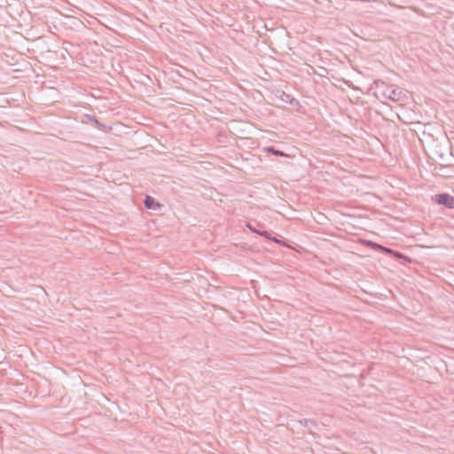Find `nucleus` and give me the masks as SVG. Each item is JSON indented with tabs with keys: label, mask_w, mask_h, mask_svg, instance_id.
<instances>
[{
	"label": "nucleus",
	"mask_w": 454,
	"mask_h": 454,
	"mask_svg": "<svg viewBox=\"0 0 454 454\" xmlns=\"http://www.w3.org/2000/svg\"><path fill=\"white\" fill-rule=\"evenodd\" d=\"M373 246L377 247L378 248H380V249H381V250H383V251H385V252H387L388 254H394V251L392 249H390V248H387V247H382L380 245H377V244H373ZM395 254H396V256L401 257L400 253H398V252L395 253Z\"/></svg>",
	"instance_id": "5"
},
{
	"label": "nucleus",
	"mask_w": 454,
	"mask_h": 454,
	"mask_svg": "<svg viewBox=\"0 0 454 454\" xmlns=\"http://www.w3.org/2000/svg\"><path fill=\"white\" fill-rule=\"evenodd\" d=\"M145 207L148 209H159L160 208V204L157 202L153 197L151 196H145L144 200Z\"/></svg>",
	"instance_id": "3"
},
{
	"label": "nucleus",
	"mask_w": 454,
	"mask_h": 454,
	"mask_svg": "<svg viewBox=\"0 0 454 454\" xmlns=\"http://www.w3.org/2000/svg\"><path fill=\"white\" fill-rule=\"evenodd\" d=\"M247 227L251 231H253V232H255V233H258V232H259V231H258L255 227H254L251 223H247Z\"/></svg>",
	"instance_id": "8"
},
{
	"label": "nucleus",
	"mask_w": 454,
	"mask_h": 454,
	"mask_svg": "<svg viewBox=\"0 0 454 454\" xmlns=\"http://www.w3.org/2000/svg\"><path fill=\"white\" fill-rule=\"evenodd\" d=\"M383 96L394 102H403L406 98V94L401 88L389 87L383 91Z\"/></svg>",
	"instance_id": "1"
},
{
	"label": "nucleus",
	"mask_w": 454,
	"mask_h": 454,
	"mask_svg": "<svg viewBox=\"0 0 454 454\" xmlns=\"http://www.w3.org/2000/svg\"><path fill=\"white\" fill-rule=\"evenodd\" d=\"M258 234L261 236L266 237L267 239H270V234L266 231H259Z\"/></svg>",
	"instance_id": "7"
},
{
	"label": "nucleus",
	"mask_w": 454,
	"mask_h": 454,
	"mask_svg": "<svg viewBox=\"0 0 454 454\" xmlns=\"http://www.w3.org/2000/svg\"><path fill=\"white\" fill-rule=\"evenodd\" d=\"M301 423L304 425V427H308L309 429H312V426L315 427L316 424L313 420L310 419H304L301 420Z\"/></svg>",
	"instance_id": "6"
},
{
	"label": "nucleus",
	"mask_w": 454,
	"mask_h": 454,
	"mask_svg": "<svg viewBox=\"0 0 454 454\" xmlns=\"http://www.w3.org/2000/svg\"><path fill=\"white\" fill-rule=\"evenodd\" d=\"M434 200L436 203L443 205L448 208H454V198L448 193L436 194Z\"/></svg>",
	"instance_id": "2"
},
{
	"label": "nucleus",
	"mask_w": 454,
	"mask_h": 454,
	"mask_svg": "<svg viewBox=\"0 0 454 454\" xmlns=\"http://www.w3.org/2000/svg\"><path fill=\"white\" fill-rule=\"evenodd\" d=\"M265 150L269 153H271L272 154H274L276 156H282V157L287 156V154H286L284 152L277 150L272 146L267 147Z\"/></svg>",
	"instance_id": "4"
}]
</instances>
